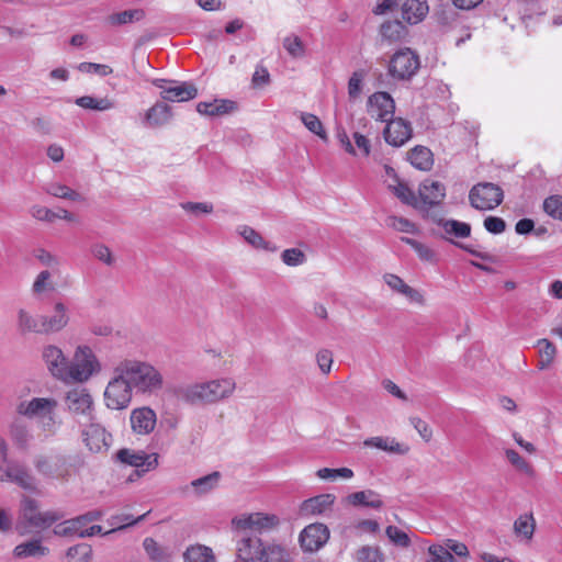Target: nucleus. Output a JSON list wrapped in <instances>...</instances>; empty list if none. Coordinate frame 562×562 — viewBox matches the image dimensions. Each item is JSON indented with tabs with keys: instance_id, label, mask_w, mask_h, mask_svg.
Wrapping results in <instances>:
<instances>
[{
	"instance_id": "f257e3e1",
	"label": "nucleus",
	"mask_w": 562,
	"mask_h": 562,
	"mask_svg": "<svg viewBox=\"0 0 562 562\" xmlns=\"http://www.w3.org/2000/svg\"><path fill=\"white\" fill-rule=\"evenodd\" d=\"M236 383L232 378L215 379L189 385H178L173 394L188 404H213L228 398L235 391Z\"/></svg>"
},
{
	"instance_id": "f03ea898",
	"label": "nucleus",
	"mask_w": 562,
	"mask_h": 562,
	"mask_svg": "<svg viewBox=\"0 0 562 562\" xmlns=\"http://www.w3.org/2000/svg\"><path fill=\"white\" fill-rule=\"evenodd\" d=\"M119 366L136 393L151 395L164 387L161 372L149 362L125 359Z\"/></svg>"
},
{
	"instance_id": "7ed1b4c3",
	"label": "nucleus",
	"mask_w": 562,
	"mask_h": 562,
	"mask_svg": "<svg viewBox=\"0 0 562 562\" xmlns=\"http://www.w3.org/2000/svg\"><path fill=\"white\" fill-rule=\"evenodd\" d=\"M21 510L23 520L20 526L21 533H27L34 529H46L64 517L60 512H40L37 502L33 498H24Z\"/></svg>"
},
{
	"instance_id": "20e7f679",
	"label": "nucleus",
	"mask_w": 562,
	"mask_h": 562,
	"mask_svg": "<svg viewBox=\"0 0 562 562\" xmlns=\"http://www.w3.org/2000/svg\"><path fill=\"white\" fill-rule=\"evenodd\" d=\"M132 392L133 389L117 363L104 391L105 405L111 409H124L132 401Z\"/></svg>"
},
{
	"instance_id": "39448f33",
	"label": "nucleus",
	"mask_w": 562,
	"mask_h": 562,
	"mask_svg": "<svg viewBox=\"0 0 562 562\" xmlns=\"http://www.w3.org/2000/svg\"><path fill=\"white\" fill-rule=\"evenodd\" d=\"M68 368V381L74 382H86L101 369L95 355L88 346H79L76 349L74 361L69 362Z\"/></svg>"
},
{
	"instance_id": "423d86ee",
	"label": "nucleus",
	"mask_w": 562,
	"mask_h": 562,
	"mask_svg": "<svg viewBox=\"0 0 562 562\" xmlns=\"http://www.w3.org/2000/svg\"><path fill=\"white\" fill-rule=\"evenodd\" d=\"M504 199L502 188L492 182H480L469 192V201L472 207L480 211H490L497 207Z\"/></svg>"
},
{
	"instance_id": "0eeeda50",
	"label": "nucleus",
	"mask_w": 562,
	"mask_h": 562,
	"mask_svg": "<svg viewBox=\"0 0 562 562\" xmlns=\"http://www.w3.org/2000/svg\"><path fill=\"white\" fill-rule=\"evenodd\" d=\"M420 61L411 48H402L394 53L389 61V75L398 80L411 79L419 69Z\"/></svg>"
},
{
	"instance_id": "6e6552de",
	"label": "nucleus",
	"mask_w": 562,
	"mask_h": 562,
	"mask_svg": "<svg viewBox=\"0 0 562 562\" xmlns=\"http://www.w3.org/2000/svg\"><path fill=\"white\" fill-rule=\"evenodd\" d=\"M34 468L46 479L67 481L70 475L68 460L63 454H41L34 459Z\"/></svg>"
},
{
	"instance_id": "1a4fd4ad",
	"label": "nucleus",
	"mask_w": 562,
	"mask_h": 562,
	"mask_svg": "<svg viewBox=\"0 0 562 562\" xmlns=\"http://www.w3.org/2000/svg\"><path fill=\"white\" fill-rule=\"evenodd\" d=\"M232 524L233 528L244 529L256 535V532L261 533L274 529L280 524V519L274 514L251 513L235 517Z\"/></svg>"
},
{
	"instance_id": "9d476101",
	"label": "nucleus",
	"mask_w": 562,
	"mask_h": 562,
	"mask_svg": "<svg viewBox=\"0 0 562 562\" xmlns=\"http://www.w3.org/2000/svg\"><path fill=\"white\" fill-rule=\"evenodd\" d=\"M236 537V551L238 559L246 562L260 561L265 549L261 539L247 530L234 528Z\"/></svg>"
},
{
	"instance_id": "9b49d317",
	"label": "nucleus",
	"mask_w": 562,
	"mask_h": 562,
	"mask_svg": "<svg viewBox=\"0 0 562 562\" xmlns=\"http://www.w3.org/2000/svg\"><path fill=\"white\" fill-rule=\"evenodd\" d=\"M158 458L157 453H146L145 451H136L128 448L120 449L116 452V460L119 462L139 469V474L155 470L159 464Z\"/></svg>"
},
{
	"instance_id": "f8f14e48",
	"label": "nucleus",
	"mask_w": 562,
	"mask_h": 562,
	"mask_svg": "<svg viewBox=\"0 0 562 562\" xmlns=\"http://www.w3.org/2000/svg\"><path fill=\"white\" fill-rule=\"evenodd\" d=\"M329 529L322 522L306 526L299 537L300 546L305 552H315L323 548L329 539Z\"/></svg>"
},
{
	"instance_id": "ddd939ff",
	"label": "nucleus",
	"mask_w": 562,
	"mask_h": 562,
	"mask_svg": "<svg viewBox=\"0 0 562 562\" xmlns=\"http://www.w3.org/2000/svg\"><path fill=\"white\" fill-rule=\"evenodd\" d=\"M67 409L77 416L93 420V400L83 387H76L67 392L65 397Z\"/></svg>"
},
{
	"instance_id": "4468645a",
	"label": "nucleus",
	"mask_w": 562,
	"mask_h": 562,
	"mask_svg": "<svg viewBox=\"0 0 562 562\" xmlns=\"http://www.w3.org/2000/svg\"><path fill=\"white\" fill-rule=\"evenodd\" d=\"M42 359L53 376L63 381H68L69 361L59 347L55 345L44 346L42 350Z\"/></svg>"
},
{
	"instance_id": "2eb2a0df",
	"label": "nucleus",
	"mask_w": 562,
	"mask_h": 562,
	"mask_svg": "<svg viewBox=\"0 0 562 562\" xmlns=\"http://www.w3.org/2000/svg\"><path fill=\"white\" fill-rule=\"evenodd\" d=\"M368 114L380 122L390 121L395 112V102L390 93L384 91L374 92L367 101Z\"/></svg>"
},
{
	"instance_id": "dca6fc26",
	"label": "nucleus",
	"mask_w": 562,
	"mask_h": 562,
	"mask_svg": "<svg viewBox=\"0 0 562 562\" xmlns=\"http://www.w3.org/2000/svg\"><path fill=\"white\" fill-rule=\"evenodd\" d=\"M167 80L165 79H155L153 81L154 86L161 89L160 95L164 100L170 102H186L194 99L198 95L196 87L191 82H176L171 81V86L165 87Z\"/></svg>"
},
{
	"instance_id": "f3484780",
	"label": "nucleus",
	"mask_w": 562,
	"mask_h": 562,
	"mask_svg": "<svg viewBox=\"0 0 562 562\" xmlns=\"http://www.w3.org/2000/svg\"><path fill=\"white\" fill-rule=\"evenodd\" d=\"M12 482L18 484L24 490H34L35 488V479L30 474L27 469L13 461L0 463V482Z\"/></svg>"
},
{
	"instance_id": "a211bd4d",
	"label": "nucleus",
	"mask_w": 562,
	"mask_h": 562,
	"mask_svg": "<svg viewBox=\"0 0 562 562\" xmlns=\"http://www.w3.org/2000/svg\"><path fill=\"white\" fill-rule=\"evenodd\" d=\"M82 437L87 448L94 453L106 451L111 445V435L93 420L82 430Z\"/></svg>"
},
{
	"instance_id": "6ab92c4d",
	"label": "nucleus",
	"mask_w": 562,
	"mask_h": 562,
	"mask_svg": "<svg viewBox=\"0 0 562 562\" xmlns=\"http://www.w3.org/2000/svg\"><path fill=\"white\" fill-rule=\"evenodd\" d=\"M57 408V401L49 397H34L30 401L21 402L16 411L20 415L27 418H36L40 420L46 414L54 413Z\"/></svg>"
},
{
	"instance_id": "aec40b11",
	"label": "nucleus",
	"mask_w": 562,
	"mask_h": 562,
	"mask_svg": "<svg viewBox=\"0 0 562 562\" xmlns=\"http://www.w3.org/2000/svg\"><path fill=\"white\" fill-rule=\"evenodd\" d=\"M418 201L422 205L420 211H426L432 206L439 205L443 201L446 187L439 181L426 179L418 188Z\"/></svg>"
},
{
	"instance_id": "412c9836",
	"label": "nucleus",
	"mask_w": 562,
	"mask_h": 562,
	"mask_svg": "<svg viewBox=\"0 0 562 562\" xmlns=\"http://www.w3.org/2000/svg\"><path fill=\"white\" fill-rule=\"evenodd\" d=\"M385 123L386 126L383 131V136L385 142L391 146L401 147L412 137L413 130L409 122L401 117H392Z\"/></svg>"
},
{
	"instance_id": "4be33fe9",
	"label": "nucleus",
	"mask_w": 562,
	"mask_h": 562,
	"mask_svg": "<svg viewBox=\"0 0 562 562\" xmlns=\"http://www.w3.org/2000/svg\"><path fill=\"white\" fill-rule=\"evenodd\" d=\"M130 422L135 434L148 435L155 429L157 415L148 406L138 407L132 411Z\"/></svg>"
},
{
	"instance_id": "5701e85b",
	"label": "nucleus",
	"mask_w": 562,
	"mask_h": 562,
	"mask_svg": "<svg viewBox=\"0 0 562 562\" xmlns=\"http://www.w3.org/2000/svg\"><path fill=\"white\" fill-rule=\"evenodd\" d=\"M69 323L68 308L63 302H56L50 315H42L43 334L59 333Z\"/></svg>"
},
{
	"instance_id": "b1692460",
	"label": "nucleus",
	"mask_w": 562,
	"mask_h": 562,
	"mask_svg": "<svg viewBox=\"0 0 562 562\" xmlns=\"http://www.w3.org/2000/svg\"><path fill=\"white\" fill-rule=\"evenodd\" d=\"M335 501L336 496L329 493L310 497L300 505V513L303 516L323 515L331 509Z\"/></svg>"
},
{
	"instance_id": "393cba45",
	"label": "nucleus",
	"mask_w": 562,
	"mask_h": 562,
	"mask_svg": "<svg viewBox=\"0 0 562 562\" xmlns=\"http://www.w3.org/2000/svg\"><path fill=\"white\" fill-rule=\"evenodd\" d=\"M383 281L393 292L404 295L413 303L424 304V295L418 290L406 284L401 277L394 273H385L383 274Z\"/></svg>"
},
{
	"instance_id": "a878e982",
	"label": "nucleus",
	"mask_w": 562,
	"mask_h": 562,
	"mask_svg": "<svg viewBox=\"0 0 562 562\" xmlns=\"http://www.w3.org/2000/svg\"><path fill=\"white\" fill-rule=\"evenodd\" d=\"M172 117L171 108L165 102H156L144 115L143 124L156 128L166 125Z\"/></svg>"
},
{
	"instance_id": "bb28decb",
	"label": "nucleus",
	"mask_w": 562,
	"mask_h": 562,
	"mask_svg": "<svg viewBox=\"0 0 562 562\" xmlns=\"http://www.w3.org/2000/svg\"><path fill=\"white\" fill-rule=\"evenodd\" d=\"M236 109V102L227 99H214L210 102H199L196 104V111L201 115H206L210 117L229 114Z\"/></svg>"
},
{
	"instance_id": "cd10ccee",
	"label": "nucleus",
	"mask_w": 562,
	"mask_h": 562,
	"mask_svg": "<svg viewBox=\"0 0 562 562\" xmlns=\"http://www.w3.org/2000/svg\"><path fill=\"white\" fill-rule=\"evenodd\" d=\"M346 502L355 507H370L380 509L383 506V501L379 493L373 490H364L349 494Z\"/></svg>"
},
{
	"instance_id": "c85d7f7f",
	"label": "nucleus",
	"mask_w": 562,
	"mask_h": 562,
	"mask_svg": "<svg viewBox=\"0 0 562 562\" xmlns=\"http://www.w3.org/2000/svg\"><path fill=\"white\" fill-rule=\"evenodd\" d=\"M16 328L22 335L43 334L42 315L34 316L24 308H20L16 314Z\"/></svg>"
},
{
	"instance_id": "c756f323",
	"label": "nucleus",
	"mask_w": 562,
	"mask_h": 562,
	"mask_svg": "<svg viewBox=\"0 0 562 562\" xmlns=\"http://www.w3.org/2000/svg\"><path fill=\"white\" fill-rule=\"evenodd\" d=\"M364 447L376 448L390 453L406 454L409 448L389 437H370L363 441Z\"/></svg>"
},
{
	"instance_id": "7c9ffc66",
	"label": "nucleus",
	"mask_w": 562,
	"mask_h": 562,
	"mask_svg": "<svg viewBox=\"0 0 562 562\" xmlns=\"http://www.w3.org/2000/svg\"><path fill=\"white\" fill-rule=\"evenodd\" d=\"M428 12L426 0H406L402 7V16L409 24L420 22Z\"/></svg>"
},
{
	"instance_id": "2f4dec72",
	"label": "nucleus",
	"mask_w": 562,
	"mask_h": 562,
	"mask_svg": "<svg viewBox=\"0 0 562 562\" xmlns=\"http://www.w3.org/2000/svg\"><path fill=\"white\" fill-rule=\"evenodd\" d=\"M237 233L254 248L274 252L278 247L270 241L266 240L257 231L247 225L237 227Z\"/></svg>"
},
{
	"instance_id": "473e14b6",
	"label": "nucleus",
	"mask_w": 562,
	"mask_h": 562,
	"mask_svg": "<svg viewBox=\"0 0 562 562\" xmlns=\"http://www.w3.org/2000/svg\"><path fill=\"white\" fill-rule=\"evenodd\" d=\"M221 473L214 471L207 475L191 481L186 488H191L196 496H203L215 490L220 483Z\"/></svg>"
},
{
	"instance_id": "72a5a7b5",
	"label": "nucleus",
	"mask_w": 562,
	"mask_h": 562,
	"mask_svg": "<svg viewBox=\"0 0 562 562\" xmlns=\"http://www.w3.org/2000/svg\"><path fill=\"white\" fill-rule=\"evenodd\" d=\"M87 524L83 522L82 516H78L72 519L65 520L54 528V533L61 537H80L85 538V530Z\"/></svg>"
},
{
	"instance_id": "f704fd0d",
	"label": "nucleus",
	"mask_w": 562,
	"mask_h": 562,
	"mask_svg": "<svg viewBox=\"0 0 562 562\" xmlns=\"http://www.w3.org/2000/svg\"><path fill=\"white\" fill-rule=\"evenodd\" d=\"M289 549L280 543H268L261 551L259 562H292Z\"/></svg>"
},
{
	"instance_id": "c9c22d12",
	"label": "nucleus",
	"mask_w": 562,
	"mask_h": 562,
	"mask_svg": "<svg viewBox=\"0 0 562 562\" xmlns=\"http://www.w3.org/2000/svg\"><path fill=\"white\" fill-rule=\"evenodd\" d=\"M411 164L423 171L429 170L434 165L432 153L424 146H416L408 153Z\"/></svg>"
},
{
	"instance_id": "e433bc0d",
	"label": "nucleus",
	"mask_w": 562,
	"mask_h": 562,
	"mask_svg": "<svg viewBox=\"0 0 562 562\" xmlns=\"http://www.w3.org/2000/svg\"><path fill=\"white\" fill-rule=\"evenodd\" d=\"M380 34L389 43H396L406 36L407 27L398 20L386 21L381 25Z\"/></svg>"
},
{
	"instance_id": "4c0bfd02",
	"label": "nucleus",
	"mask_w": 562,
	"mask_h": 562,
	"mask_svg": "<svg viewBox=\"0 0 562 562\" xmlns=\"http://www.w3.org/2000/svg\"><path fill=\"white\" fill-rule=\"evenodd\" d=\"M143 547L149 559L154 562H169L171 559L172 553L169 548L160 546L150 537L144 539Z\"/></svg>"
},
{
	"instance_id": "58836bf2",
	"label": "nucleus",
	"mask_w": 562,
	"mask_h": 562,
	"mask_svg": "<svg viewBox=\"0 0 562 562\" xmlns=\"http://www.w3.org/2000/svg\"><path fill=\"white\" fill-rule=\"evenodd\" d=\"M184 562H216L213 550L203 544H193L183 553Z\"/></svg>"
},
{
	"instance_id": "ea45409f",
	"label": "nucleus",
	"mask_w": 562,
	"mask_h": 562,
	"mask_svg": "<svg viewBox=\"0 0 562 562\" xmlns=\"http://www.w3.org/2000/svg\"><path fill=\"white\" fill-rule=\"evenodd\" d=\"M13 553L16 558L44 557L48 553V548L41 544V540H30L18 544Z\"/></svg>"
},
{
	"instance_id": "a19ab883",
	"label": "nucleus",
	"mask_w": 562,
	"mask_h": 562,
	"mask_svg": "<svg viewBox=\"0 0 562 562\" xmlns=\"http://www.w3.org/2000/svg\"><path fill=\"white\" fill-rule=\"evenodd\" d=\"M75 103L83 109L108 111L114 108V103L108 98L97 99L91 95L77 98Z\"/></svg>"
},
{
	"instance_id": "79ce46f5",
	"label": "nucleus",
	"mask_w": 562,
	"mask_h": 562,
	"mask_svg": "<svg viewBox=\"0 0 562 562\" xmlns=\"http://www.w3.org/2000/svg\"><path fill=\"white\" fill-rule=\"evenodd\" d=\"M439 224L448 235H453L457 238H467L471 234V226L468 223L457 220H440Z\"/></svg>"
},
{
	"instance_id": "37998d69",
	"label": "nucleus",
	"mask_w": 562,
	"mask_h": 562,
	"mask_svg": "<svg viewBox=\"0 0 562 562\" xmlns=\"http://www.w3.org/2000/svg\"><path fill=\"white\" fill-rule=\"evenodd\" d=\"M145 12L143 9H132L111 14L109 16V22L112 25H123L127 23L138 22L143 20Z\"/></svg>"
},
{
	"instance_id": "c03bdc74",
	"label": "nucleus",
	"mask_w": 562,
	"mask_h": 562,
	"mask_svg": "<svg viewBox=\"0 0 562 562\" xmlns=\"http://www.w3.org/2000/svg\"><path fill=\"white\" fill-rule=\"evenodd\" d=\"M283 48L294 59H301L306 54L303 41L294 34L285 36L282 41Z\"/></svg>"
},
{
	"instance_id": "a18cd8bd",
	"label": "nucleus",
	"mask_w": 562,
	"mask_h": 562,
	"mask_svg": "<svg viewBox=\"0 0 562 562\" xmlns=\"http://www.w3.org/2000/svg\"><path fill=\"white\" fill-rule=\"evenodd\" d=\"M392 191L404 204L413 206L416 210H422L418 198L407 184L398 182L396 186L392 187Z\"/></svg>"
},
{
	"instance_id": "49530a36",
	"label": "nucleus",
	"mask_w": 562,
	"mask_h": 562,
	"mask_svg": "<svg viewBox=\"0 0 562 562\" xmlns=\"http://www.w3.org/2000/svg\"><path fill=\"white\" fill-rule=\"evenodd\" d=\"M357 562H384V554L376 546H362L355 554Z\"/></svg>"
},
{
	"instance_id": "de8ad7c7",
	"label": "nucleus",
	"mask_w": 562,
	"mask_h": 562,
	"mask_svg": "<svg viewBox=\"0 0 562 562\" xmlns=\"http://www.w3.org/2000/svg\"><path fill=\"white\" fill-rule=\"evenodd\" d=\"M92 549L87 543L70 547L66 552V562H89Z\"/></svg>"
},
{
	"instance_id": "09e8293b",
	"label": "nucleus",
	"mask_w": 562,
	"mask_h": 562,
	"mask_svg": "<svg viewBox=\"0 0 562 562\" xmlns=\"http://www.w3.org/2000/svg\"><path fill=\"white\" fill-rule=\"evenodd\" d=\"M45 191L56 198L67 199L71 201L81 200V195L69 187L60 183H49Z\"/></svg>"
},
{
	"instance_id": "8fccbe9b",
	"label": "nucleus",
	"mask_w": 562,
	"mask_h": 562,
	"mask_svg": "<svg viewBox=\"0 0 562 562\" xmlns=\"http://www.w3.org/2000/svg\"><path fill=\"white\" fill-rule=\"evenodd\" d=\"M401 240L406 245L411 246L415 250L420 260L427 262H432L435 260L436 255L434 250L430 249L427 245L409 237H401Z\"/></svg>"
},
{
	"instance_id": "3c124183",
	"label": "nucleus",
	"mask_w": 562,
	"mask_h": 562,
	"mask_svg": "<svg viewBox=\"0 0 562 562\" xmlns=\"http://www.w3.org/2000/svg\"><path fill=\"white\" fill-rule=\"evenodd\" d=\"M301 121L304 124V126L312 132L313 134L319 136L322 139H326L327 135L324 130L323 123L321 120L312 114V113H305L301 112L300 114Z\"/></svg>"
},
{
	"instance_id": "603ef678",
	"label": "nucleus",
	"mask_w": 562,
	"mask_h": 562,
	"mask_svg": "<svg viewBox=\"0 0 562 562\" xmlns=\"http://www.w3.org/2000/svg\"><path fill=\"white\" fill-rule=\"evenodd\" d=\"M543 211L552 218L562 221V195L553 194L543 201Z\"/></svg>"
},
{
	"instance_id": "864d4df0",
	"label": "nucleus",
	"mask_w": 562,
	"mask_h": 562,
	"mask_svg": "<svg viewBox=\"0 0 562 562\" xmlns=\"http://www.w3.org/2000/svg\"><path fill=\"white\" fill-rule=\"evenodd\" d=\"M364 77V70H356L350 76L348 80V97L350 100H356L360 97Z\"/></svg>"
},
{
	"instance_id": "5fc2aeb1",
	"label": "nucleus",
	"mask_w": 562,
	"mask_h": 562,
	"mask_svg": "<svg viewBox=\"0 0 562 562\" xmlns=\"http://www.w3.org/2000/svg\"><path fill=\"white\" fill-rule=\"evenodd\" d=\"M316 475L321 480L334 481L337 477L349 480V479L353 477V471L349 468H339V469L322 468V469L317 470Z\"/></svg>"
},
{
	"instance_id": "6e6d98bb",
	"label": "nucleus",
	"mask_w": 562,
	"mask_h": 562,
	"mask_svg": "<svg viewBox=\"0 0 562 562\" xmlns=\"http://www.w3.org/2000/svg\"><path fill=\"white\" fill-rule=\"evenodd\" d=\"M387 226L394 228L397 232L407 234H416L418 232L417 226L405 217L389 216L386 220Z\"/></svg>"
},
{
	"instance_id": "4d7b16f0",
	"label": "nucleus",
	"mask_w": 562,
	"mask_h": 562,
	"mask_svg": "<svg viewBox=\"0 0 562 562\" xmlns=\"http://www.w3.org/2000/svg\"><path fill=\"white\" fill-rule=\"evenodd\" d=\"M514 529L517 535L530 539L535 531V520L530 516H520L514 524Z\"/></svg>"
},
{
	"instance_id": "13d9d810",
	"label": "nucleus",
	"mask_w": 562,
	"mask_h": 562,
	"mask_svg": "<svg viewBox=\"0 0 562 562\" xmlns=\"http://www.w3.org/2000/svg\"><path fill=\"white\" fill-rule=\"evenodd\" d=\"M385 533L391 542L402 548H408L411 546V539L408 535L395 526H387Z\"/></svg>"
},
{
	"instance_id": "bf43d9fd",
	"label": "nucleus",
	"mask_w": 562,
	"mask_h": 562,
	"mask_svg": "<svg viewBox=\"0 0 562 562\" xmlns=\"http://www.w3.org/2000/svg\"><path fill=\"white\" fill-rule=\"evenodd\" d=\"M281 259L283 263H285L286 266L297 267L306 261V256L299 248H290L283 250V252L281 254Z\"/></svg>"
},
{
	"instance_id": "052dcab7",
	"label": "nucleus",
	"mask_w": 562,
	"mask_h": 562,
	"mask_svg": "<svg viewBox=\"0 0 562 562\" xmlns=\"http://www.w3.org/2000/svg\"><path fill=\"white\" fill-rule=\"evenodd\" d=\"M429 559L426 562H456L452 553L445 547L434 544L428 548Z\"/></svg>"
},
{
	"instance_id": "680f3d73",
	"label": "nucleus",
	"mask_w": 562,
	"mask_h": 562,
	"mask_svg": "<svg viewBox=\"0 0 562 562\" xmlns=\"http://www.w3.org/2000/svg\"><path fill=\"white\" fill-rule=\"evenodd\" d=\"M59 425L60 423L57 420L55 412L46 414V416L38 420V426L46 437L54 436L57 432Z\"/></svg>"
},
{
	"instance_id": "e2e57ef3",
	"label": "nucleus",
	"mask_w": 562,
	"mask_h": 562,
	"mask_svg": "<svg viewBox=\"0 0 562 562\" xmlns=\"http://www.w3.org/2000/svg\"><path fill=\"white\" fill-rule=\"evenodd\" d=\"M78 70L85 74H97L102 77L109 76L113 71V69L108 65L88 61L80 63L78 65Z\"/></svg>"
},
{
	"instance_id": "0e129e2a",
	"label": "nucleus",
	"mask_w": 562,
	"mask_h": 562,
	"mask_svg": "<svg viewBox=\"0 0 562 562\" xmlns=\"http://www.w3.org/2000/svg\"><path fill=\"white\" fill-rule=\"evenodd\" d=\"M50 277H52V274L48 270L41 271L33 282V285H32L33 293L38 295L46 290L53 289V286L49 282Z\"/></svg>"
},
{
	"instance_id": "69168bd1",
	"label": "nucleus",
	"mask_w": 562,
	"mask_h": 562,
	"mask_svg": "<svg viewBox=\"0 0 562 562\" xmlns=\"http://www.w3.org/2000/svg\"><path fill=\"white\" fill-rule=\"evenodd\" d=\"M92 255L103 263L111 266L114 262L110 248L103 244H95L91 247Z\"/></svg>"
},
{
	"instance_id": "338daca9",
	"label": "nucleus",
	"mask_w": 562,
	"mask_h": 562,
	"mask_svg": "<svg viewBox=\"0 0 562 562\" xmlns=\"http://www.w3.org/2000/svg\"><path fill=\"white\" fill-rule=\"evenodd\" d=\"M484 228L491 234H502L506 229V223L497 216H487L484 220Z\"/></svg>"
},
{
	"instance_id": "774afa93",
	"label": "nucleus",
	"mask_w": 562,
	"mask_h": 562,
	"mask_svg": "<svg viewBox=\"0 0 562 562\" xmlns=\"http://www.w3.org/2000/svg\"><path fill=\"white\" fill-rule=\"evenodd\" d=\"M505 456L507 458V460L518 470L520 471H524V472H529L530 471V465L529 463L522 458L520 457V454L513 450V449H507L505 451Z\"/></svg>"
}]
</instances>
